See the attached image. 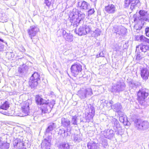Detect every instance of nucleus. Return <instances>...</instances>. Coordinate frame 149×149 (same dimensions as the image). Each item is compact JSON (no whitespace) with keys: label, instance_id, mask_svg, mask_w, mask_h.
<instances>
[{"label":"nucleus","instance_id":"4468645a","mask_svg":"<svg viewBox=\"0 0 149 149\" xmlns=\"http://www.w3.org/2000/svg\"><path fill=\"white\" fill-rule=\"evenodd\" d=\"M51 105L52 106V107L53 105L50 104V103H49V101L48 103L45 104L41 107V109L42 111V115L44 116L43 115V114L49 113L51 111L52 107Z\"/></svg>","mask_w":149,"mask_h":149},{"label":"nucleus","instance_id":"f704fd0d","mask_svg":"<svg viewBox=\"0 0 149 149\" xmlns=\"http://www.w3.org/2000/svg\"><path fill=\"white\" fill-rule=\"evenodd\" d=\"M10 144L9 143L6 142H2L1 148L2 149H8L10 147Z\"/></svg>","mask_w":149,"mask_h":149},{"label":"nucleus","instance_id":"bb28decb","mask_svg":"<svg viewBox=\"0 0 149 149\" xmlns=\"http://www.w3.org/2000/svg\"><path fill=\"white\" fill-rule=\"evenodd\" d=\"M131 3L130 9L132 10L135 8L136 7L139 6L140 5L139 0H132L131 1Z\"/></svg>","mask_w":149,"mask_h":149},{"label":"nucleus","instance_id":"f3484780","mask_svg":"<svg viewBox=\"0 0 149 149\" xmlns=\"http://www.w3.org/2000/svg\"><path fill=\"white\" fill-rule=\"evenodd\" d=\"M61 124L62 126L66 129H70V121L67 118L64 117L61 118Z\"/></svg>","mask_w":149,"mask_h":149},{"label":"nucleus","instance_id":"052dcab7","mask_svg":"<svg viewBox=\"0 0 149 149\" xmlns=\"http://www.w3.org/2000/svg\"><path fill=\"white\" fill-rule=\"evenodd\" d=\"M148 21H149V20H148Z\"/></svg>","mask_w":149,"mask_h":149},{"label":"nucleus","instance_id":"58836bf2","mask_svg":"<svg viewBox=\"0 0 149 149\" xmlns=\"http://www.w3.org/2000/svg\"><path fill=\"white\" fill-rule=\"evenodd\" d=\"M93 32L94 36L95 37H97L99 36L101 33V31L99 29H97Z\"/></svg>","mask_w":149,"mask_h":149},{"label":"nucleus","instance_id":"aec40b11","mask_svg":"<svg viewBox=\"0 0 149 149\" xmlns=\"http://www.w3.org/2000/svg\"><path fill=\"white\" fill-rule=\"evenodd\" d=\"M71 130V129H66V131L63 128L60 129L58 132V134L63 138L66 137L69 135V132Z\"/></svg>","mask_w":149,"mask_h":149},{"label":"nucleus","instance_id":"f8f14e48","mask_svg":"<svg viewBox=\"0 0 149 149\" xmlns=\"http://www.w3.org/2000/svg\"><path fill=\"white\" fill-rule=\"evenodd\" d=\"M9 107V102L6 101L3 102L1 105H0V112L6 115L9 116V113L6 111Z\"/></svg>","mask_w":149,"mask_h":149},{"label":"nucleus","instance_id":"603ef678","mask_svg":"<svg viewBox=\"0 0 149 149\" xmlns=\"http://www.w3.org/2000/svg\"><path fill=\"white\" fill-rule=\"evenodd\" d=\"M102 144L103 147L106 148L107 146L108 143L107 142L105 141L104 142H103Z\"/></svg>","mask_w":149,"mask_h":149},{"label":"nucleus","instance_id":"09e8293b","mask_svg":"<svg viewBox=\"0 0 149 149\" xmlns=\"http://www.w3.org/2000/svg\"><path fill=\"white\" fill-rule=\"evenodd\" d=\"M94 12L95 11L94 9H90L88 11V14L91 15L93 14L94 13Z\"/></svg>","mask_w":149,"mask_h":149},{"label":"nucleus","instance_id":"c85d7f7f","mask_svg":"<svg viewBox=\"0 0 149 149\" xmlns=\"http://www.w3.org/2000/svg\"><path fill=\"white\" fill-rule=\"evenodd\" d=\"M59 149H70V146L68 143L63 142L60 143Z\"/></svg>","mask_w":149,"mask_h":149},{"label":"nucleus","instance_id":"5701e85b","mask_svg":"<svg viewBox=\"0 0 149 149\" xmlns=\"http://www.w3.org/2000/svg\"><path fill=\"white\" fill-rule=\"evenodd\" d=\"M112 101H110L109 103V105L111 107L112 109H113L116 112H119L120 111L122 107L120 104L118 103H116L114 105H112Z\"/></svg>","mask_w":149,"mask_h":149},{"label":"nucleus","instance_id":"8fccbe9b","mask_svg":"<svg viewBox=\"0 0 149 149\" xmlns=\"http://www.w3.org/2000/svg\"><path fill=\"white\" fill-rule=\"evenodd\" d=\"M104 56V55L103 54V52H100L99 54H98L96 55L97 58H99L100 57H103Z\"/></svg>","mask_w":149,"mask_h":149},{"label":"nucleus","instance_id":"dca6fc26","mask_svg":"<svg viewBox=\"0 0 149 149\" xmlns=\"http://www.w3.org/2000/svg\"><path fill=\"white\" fill-rule=\"evenodd\" d=\"M28 69V66L25 64H23L18 68V72L20 74L24 75L27 72Z\"/></svg>","mask_w":149,"mask_h":149},{"label":"nucleus","instance_id":"a18cd8bd","mask_svg":"<svg viewBox=\"0 0 149 149\" xmlns=\"http://www.w3.org/2000/svg\"><path fill=\"white\" fill-rule=\"evenodd\" d=\"M146 38L143 35H141L139 37V40L141 42H145Z\"/></svg>","mask_w":149,"mask_h":149},{"label":"nucleus","instance_id":"3c124183","mask_svg":"<svg viewBox=\"0 0 149 149\" xmlns=\"http://www.w3.org/2000/svg\"><path fill=\"white\" fill-rule=\"evenodd\" d=\"M33 37H32V38L31 39L32 40V41L34 43H35L38 41V38H35Z\"/></svg>","mask_w":149,"mask_h":149},{"label":"nucleus","instance_id":"423d86ee","mask_svg":"<svg viewBox=\"0 0 149 149\" xmlns=\"http://www.w3.org/2000/svg\"><path fill=\"white\" fill-rule=\"evenodd\" d=\"M148 95V91L143 88L140 89L137 93L138 100L140 102L143 101Z\"/></svg>","mask_w":149,"mask_h":149},{"label":"nucleus","instance_id":"79ce46f5","mask_svg":"<svg viewBox=\"0 0 149 149\" xmlns=\"http://www.w3.org/2000/svg\"><path fill=\"white\" fill-rule=\"evenodd\" d=\"M120 120L121 122L123 123L124 124H125V123L127 121L126 118L123 116L120 117Z\"/></svg>","mask_w":149,"mask_h":149},{"label":"nucleus","instance_id":"4be33fe9","mask_svg":"<svg viewBox=\"0 0 149 149\" xmlns=\"http://www.w3.org/2000/svg\"><path fill=\"white\" fill-rule=\"evenodd\" d=\"M35 100L36 103L38 105H42L48 103L49 100H45L42 98L39 95H37L36 96Z\"/></svg>","mask_w":149,"mask_h":149},{"label":"nucleus","instance_id":"bf43d9fd","mask_svg":"<svg viewBox=\"0 0 149 149\" xmlns=\"http://www.w3.org/2000/svg\"><path fill=\"white\" fill-rule=\"evenodd\" d=\"M148 146L149 147V144H148Z\"/></svg>","mask_w":149,"mask_h":149},{"label":"nucleus","instance_id":"e433bc0d","mask_svg":"<svg viewBox=\"0 0 149 149\" xmlns=\"http://www.w3.org/2000/svg\"><path fill=\"white\" fill-rule=\"evenodd\" d=\"M54 0H45V3L48 7L52 5Z\"/></svg>","mask_w":149,"mask_h":149},{"label":"nucleus","instance_id":"ea45409f","mask_svg":"<svg viewBox=\"0 0 149 149\" xmlns=\"http://www.w3.org/2000/svg\"><path fill=\"white\" fill-rule=\"evenodd\" d=\"M139 13L141 16H144L147 15V12L143 10H141L139 12Z\"/></svg>","mask_w":149,"mask_h":149},{"label":"nucleus","instance_id":"f257e3e1","mask_svg":"<svg viewBox=\"0 0 149 149\" xmlns=\"http://www.w3.org/2000/svg\"><path fill=\"white\" fill-rule=\"evenodd\" d=\"M94 27V24L92 23H90L86 25H83L80 26L78 30H75V32L79 36H81L86 35L91 31V29Z\"/></svg>","mask_w":149,"mask_h":149},{"label":"nucleus","instance_id":"c03bdc74","mask_svg":"<svg viewBox=\"0 0 149 149\" xmlns=\"http://www.w3.org/2000/svg\"><path fill=\"white\" fill-rule=\"evenodd\" d=\"M41 116L40 114H37L36 116L34 117L33 119L34 120L37 121L40 119Z\"/></svg>","mask_w":149,"mask_h":149},{"label":"nucleus","instance_id":"9d476101","mask_svg":"<svg viewBox=\"0 0 149 149\" xmlns=\"http://www.w3.org/2000/svg\"><path fill=\"white\" fill-rule=\"evenodd\" d=\"M52 139V136H49L42 141L41 146L43 149H50Z\"/></svg>","mask_w":149,"mask_h":149},{"label":"nucleus","instance_id":"4c0bfd02","mask_svg":"<svg viewBox=\"0 0 149 149\" xmlns=\"http://www.w3.org/2000/svg\"><path fill=\"white\" fill-rule=\"evenodd\" d=\"M73 138L75 142H79L81 141V139L79 137V136L77 135H74Z\"/></svg>","mask_w":149,"mask_h":149},{"label":"nucleus","instance_id":"412c9836","mask_svg":"<svg viewBox=\"0 0 149 149\" xmlns=\"http://www.w3.org/2000/svg\"><path fill=\"white\" fill-rule=\"evenodd\" d=\"M63 35L65 40L68 42H72L73 39V36L70 33H67L66 31L63 29L62 30Z\"/></svg>","mask_w":149,"mask_h":149},{"label":"nucleus","instance_id":"0eeeda50","mask_svg":"<svg viewBox=\"0 0 149 149\" xmlns=\"http://www.w3.org/2000/svg\"><path fill=\"white\" fill-rule=\"evenodd\" d=\"M70 69L73 75L76 77L81 71L82 66L79 63H75L71 65Z\"/></svg>","mask_w":149,"mask_h":149},{"label":"nucleus","instance_id":"de8ad7c7","mask_svg":"<svg viewBox=\"0 0 149 149\" xmlns=\"http://www.w3.org/2000/svg\"><path fill=\"white\" fill-rule=\"evenodd\" d=\"M74 17H75V15H73L72 19H70V22L71 23H72L73 22H74L77 19H75L74 18Z\"/></svg>","mask_w":149,"mask_h":149},{"label":"nucleus","instance_id":"c756f323","mask_svg":"<svg viewBox=\"0 0 149 149\" xmlns=\"http://www.w3.org/2000/svg\"><path fill=\"white\" fill-rule=\"evenodd\" d=\"M78 5L80 6L81 9L86 10L87 9L88 3L87 2L83 1L81 2H79Z\"/></svg>","mask_w":149,"mask_h":149},{"label":"nucleus","instance_id":"473e14b6","mask_svg":"<svg viewBox=\"0 0 149 149\" xmlns=\"http://www.w3.org/2000/svg\"><path fill=\"white\" fill-rule=\"evenodd\" d=\"M130 86L133 88H136L141 85L140 83L136 81H131L130 82Z\"/></svg>","mask_w":149,"mask_h":149},{"label":"nucleus","instance_id":"f03ea898","mask_svg":"<svg viewBox=\"0 0 149 149\" xmlns=\"http://www.w3.org/2000/svg\"><path fill=\"white\" fill-rule=\"evenodd\" d=\"M28 140H22L20 139L16 138L13 141V146L14 148L19 149L23 147H28L29 144Z\"/></svg>","mask_w":149,"mask_h":149},{"label":"nucleus","instance_id":"72a5a7b5","mask_svg":"<svg viewBox=\"0 0 149 149\" xmlns=\"http://www.w3.org/2000/svg\"><path fill=\"white\" fill-rule=\"evenodd\" d=\"M77 116L76 115L72 116L71 122H70L72 124L74 125H77Z\"/></svg>","mask_w":149,"mask_h":149},{"label":"nucleus","instance_id":"39448f33","mask_svg":"<svg viewBox=\"0 0 149 149\" xmlns=\"http://www.w3.org/2000/svg\"><path fill=\"white\" fill-rule=\"evenodd\" d=\"M77 94L81 99L85 98L86 97L87 95H91L93 94L92 90L91 88L80 89L78 92Z\"/></svg>","mask_w":149,"mask_h":149},{"label":"nucleus","instance_id":"1a4fd4ad","mask_svg":"<svg viewBox=\"0 0 149 149\" xmlns=\"http://www.w3.org/2000/svg\"><path fill=\"white\" fill-rule=\"evenodd\" d=\"M39 31V28L36 25H35L30 26L29 28L27 30L29 37L31 39H32V37L35 36Z\"/></svg>","mask_w":149,"mask_h":149},{"label":"nucleus","instance_id":"37998d69","mask_svg":"<svg viewBox=\"0 0 149 149\" xmlns=\"http://www.w3.org/2000/svg\"><path fill=\"white\" fill-rule=\"evenodd\" d=\"M132 0H125V7H127L129 5L131 4Z\"/></svg>","mask_w":149,"mask_h":149},{"label":"nucleus","instance_id":"7ed1b4c3","mask_svg":"<svg viewBox=\"0 0 149 149\" xmlns=\"http://www.w3.org/2000/svg\"><path fill=\"white\" fill-rule=\"evenodd\" d=\"M133 121L134 126L138 129L144 130L149 127V123L146 121H143L139 119H135Z\"/></svg>","mask_w":149,"mask_h":149},{"label":"nucleus","instance_id":"2f4dec72","mask_svg":"<svg viewBox=\"0 0 149 149\" xmlns=\"http://www.w3.org/2000/svg\"><path fill=\"white\" fill-rule=\"evenodd\" d=\"M56 127V124L54 123H52L50 124V125L48 127L46 130V132H49L50 131H52Z\"/></svg>","mask_w":149,"mask_h":149},{"label":"nucleus","instance_id":"a211bd4d","mask_svg":"<svg viewBox=\"0 0 149 149\" xmlns=\"http://www.w3.org/2000/svg\"><path fill=\"white\" fill-rule=\"evenodd\" d=\"M104 10L108 13L113 14L115 13L116 10L115 6L112 4H110L105 6Z\"/></svg>","mask_w":149,"mask_h":149},{"label":"nucleus","instance_id":"49530a36","mask_svg":"<svg viewBox=\"0 0 149 149\" xmlns=\"http://www.w3.org/2000/svg\"><path fill=\"white\" fill-rule=\"evenodd\" d=\"M146 36L149 37V27H146L145 30Z\"/></svg>","mask_w":149,"mask_h":149},{"label":"nucleus","instance_id":"20e7f679","mask_svg":"<svg viewBox=\"0 0 149 149\" xmlns=\"http://www.w3.org/2000/svg\"><path fill=\"white\" fill-rule=\"evenodd\" d=\"M40 80V75L37 72L34 73L30 78L29 84L31 88H34L38 84V81Z\"/></svg>","mask_w":149,"mask_h":149},{"label":"nucleus","instance_id":"a19ab883","mask_svg":"<svg viewBox=\"0 0 149 149\" xmlns=\"http://www.w3.org/2000/svg\"><path fill=\"white\" fill-rule=\"evenodd\" d=\"M134 21L136 23H137L142 19L141 17H137L136 15H134L133 16Z\"/></svg>","mask_w":149,"mask_h":149},{"label":"nucleus","instance_id":"c9c22d12","mask_svg":"<svg viewBox=\"0 0 149 149\" xmlns=\"http://www.w3.org/2000/svg\"><path fill=\"white\" fill-rule=\"evenodd\" d=\"M144 57V55L142 53L139 52L136 55V59L137 60H140Z\"/></svg>","mask_w":149,"mask_h":149},{"label":"nucleus","instance_id":"7c9ffc66","mask_svg":"<svg viewBox=\"0 0 149 149\" xmlns=\"http://www.w3.org/2000/svg\"><path fill=\"white\" fill-rule=\"evenodd\" d=\"M8 17L7 15L4 13H1L0 15V22H7Z\"/></svg>","mask_w":149,"mask_h":149},{"label":"nucleus","instance_id":"864d4df0","mask_svg":"<svg viewBox=\"0 0 149 149\" xmlns=\"http://www.w3.org/2000/svg\"><path fill=\"white\" fill-rule=\"evenodd\" d=\"M4 47V46L3 45L0 43V51H1L3 50Z\"/></svg>","mask_w":149,"mask_h":149},{"label":"nucleus","instance_id":"6e6d98bb","mask_svg":"<svg viewBox=\"0 0 149 149\" xmlns=\"http://www.w3.org/2000/svg\"><path fill=\"white\" fill-rule=\"evenodd\" d=\"M2 142L1 140H0V148H1V147L2 146Z\"/></svg>","mask_w":149,"mask_h":149},{"label":"nucleus","instance_id":"393cba45","mask_svg":"<svg viewBox=\"0 0 149 149\" xmlns=\"http://www.w3.org/2000/svg\"><path fill=\"white\" fill-rule=\"evenodd\" d=\"M22 112L23 113L22 116H24L28 115L29 111V104L26 103L25 105L22 106Z\"/></svg>","mask_w":149,"mask_h":149},{"label":"nucleus","instance_id":"6e6552de","mask_svg":"<svg viewBox=\"0 0 149 149\" xmlns=\"http://www.w3.org/2000/svg\"><path fill=\"white\" fill-rule=\"evenodd\" d=\"M126 85L123 82H118L113 86L112 88V92L117 93L123 91L125 88Z\"/></svg>","mask_w":149,"mask_h":149},{"label":"nucleus","instance_id":"6ab92c4d","mask_svg":"<svg viewBox=\"0 0 149 149\" xmlns=\"http://www.w3.org/2000/svg\"><path fill=\"white\" fill-rule=\"evenodd\" d=\"M111 123L112 126L113 127L116 131H119L121 129V128L119 123L116 119L115 118H112Z\"/></svg>","mask_w":149,"mask_h":149},{"label":"nucleus","instance_id":"cd10ccee","mask_svg":"<svg viewBox=\"0 0 149 149\" xmlns=\"http://www.w3.org/2000/svg\"><path fill=\"white\" fill-rule=\"evenodd\" d=\"M87 147L88 149H97V144L95 142L91 141L88 143Z\"/></svg>","mask_w":149,"mask_h":149},{"label":"nucleus","instance_id":"9b49d317","mask_svg":"<svg viewBox=\"0 0 149 149\" xmlns=\"http://www.w3.org/2000/svg\"><path fill=\"white\" fill-rule=\"evenodd\" d=\"M140 74L143 80H147L149 77V66L141 68L140 70Z\"/></svg>","mask_w":149,"mask_h":149},{"label":"nucleus","instance_id":"a878e982","mask_svg":"<svg viewBox=\"0 0 149 149\" xmlns=\"http://www.w3.org/2000/svg\"><path fill=\"white\" fill-rule=\"evenodd\" d=\"M138 48H140V50H141L142 52H146L147 51L149 50V45H143V44H141L138 46H137L136 47V50Z\"/></svg>","mask_w":149,"mask_h":149},{"label":"nucleus","instance_id":"b1692460","mask_svg":"<svg viewBox=\"0 0 149 149\" xmlns=\"http://www.w3.org/2000/svg\"><path fill=\"white\" fill-rule=\"evenodd\" d=\"M113 131L112 130L108 129L104 133V135L105 138L109 139H111L114 136Z\"/></svg>","mask_w":149,"mask_h":149},{"label":"nucleus","instance_id":"5fc2aeb1","mask_svg":"<svg viewBox=\"0 0 149 149\" xmlns=\"http://www.w3.org/2000/svg\"><path fill=\"white\" fill-rule=\"evenodd\" d=\"M145 42L149 43V39L146 38Z\"/></svg>","mask_w":149,"mask_h":149},{"label":"nucleus","instance_id":"ddd939ff","mask_svg":"<svg viewBox=\"0 0 149 149\" xmlns=\"http://www.w3.org/2000/svg\"><path fill=\"white\" fill-rule=\"evenodd\" d=\"M113 29L115 33L122 36L124 35L126 33V29L121 26H115L113 28Z\"/></svg>","mask_w":149,"mask_h":149},{"label":"nucleus","instance_id":"4d7b16f0","mask_svg":"<svg viewBox=\"0 0 149 149\" xmlns=\"http://www.w3.org/2000/svg\"><path fill=\"white\" fill-rule=\"evenodd\" d=\"M0 41H1L3 42H4V41L3 40L1 39V38H0Z\"/></svg>","mask_w":149,"mask_h":149},{"label":"nucleus","instance_id":"13d9d810","mask_svg":"<svg viewBox=\"0 0 149 149\" xmlns=\"http://www.w3.org/2000/svg\"><path fill=\"white\" fill-rule=\"evenodd\" d=\"M92 1H93V0H91ZM95 1H96V0H95Z\"/></svg>","mask_w":149,"mask_h":149},{"label":"nucleus","instance_id":"2eb2a0df","mask_svg":"<svg viewBox=\"0 0 149 149\" xmlns=\"http://www.w3.org/2000/svg\"><path fill=\"white\" fill-rule=\"evenodd\" d=\"M95 111L94 107L91 106L87 110L85 115L87 116L86 119L90 120L92 119L95 115Z\"/></svg>","mask_w":149,"mask_h":149}]
</instances>
